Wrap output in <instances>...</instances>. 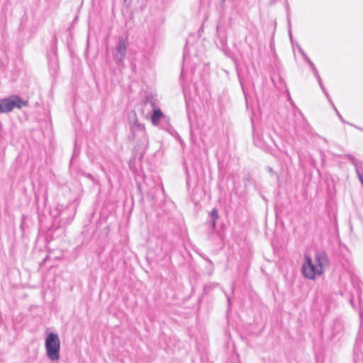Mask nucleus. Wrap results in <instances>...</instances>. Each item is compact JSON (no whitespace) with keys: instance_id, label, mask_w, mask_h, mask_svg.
<instances>
[{"instance_id":"obj_1","label":"nucleus","mask_w":363,"mask_h":363,"mask_svg":"<svg viewBox=\"0 0 363 363\" xmlns=\"http://www.w3.org/2000/svg\"><path fill=\"white\" fill-rule=\"evenodd\" d=\"M45 348L48 358L52 361H58L60 358V340L57 333H49L45 340Z\"/></svg>"},{"instance_id":"obj_2","label":"nucleus","mask_w":363,"mask_h":363,"mask_svg":"<svg viewBox=\"0 0 363 363\" xmlns=\"http://www.w3.org/2000/svg\"><path fill=\"white\" fill-rule=\"evenodd\" d=\"M304 262L302 264L301 272L303 276L308 279L313 280L322 274L309 255L304 256Z\"/></svg>"},{"instance_id":"obj_3","label":"nucleus","mask_w":363,"mask_h":363,"mask_svg":"<svg viewBox=\"0 0 363 363\" xmlns=\"http://www.w3.org/2000/svg\"><path fill=\"white\" fill-rule=\"evenodd\" d=\"M127 40L120 37L113 51V59L118 66H123L126 57Z\"/></svg>"},{"instance_id":"obj_4","label":"nucleus","mask_w":363,"mask_h":363,"mask_svg":"<svg viewBox=\"0 0 363 363\" xmlns=\"http://www.w3.org/2000/svg\"><path fill=\"white\" fill-rule=\"evenodd\" d=\"M315 263L323 274L325 267L329 265V259L326 252L323 250L316 251L315 253Z\"/></svg>"},{"instance_id":"obj_5","label":"nucleus","mask_w":363,"mask_h":363,"mask_svg":"<svg viewBox=\"0 0 363 363\" xmlns=\"http://www.w3.org/2000/svg\"><path fill=\"white\" fill-rule=\"evenodd\" d=\"M15 107L14 101L12 98H5L0 100V113H8Z\"/></svg>"},{"instance_id":"obj_6","label":"nucleus","mask_w":363,"mask_h":363,"mask_svg":"<svg viewBox=\"0 0 363 363\" xmlns=\"http://www.w3.org/2000/svg\"><path fill=\"white\" fill-rule=\"evenodd\" d=\"M163 113L160 108H153V113L151 116V121L154 125H157L163 117Z\"/></svg>"},{"instance_id":"obj_7","label":"nucleus","mask_w":363,"mask_h":363,"mask_svg":"<svg viewBox=\"0 0 363 363\" xmlns=\"http://www.w3.org/2000/svg\"><path fill=\"white\" fill-rule=\"evenodd\" d=\"M208 218H209V223L211 225L212 230H214L216 227V221H217L218 218H219L218 211L216 208H214L211 211V212L210 213V214L208 216Z\"/></svg>"},{"instance_id":"obj_8","label":"nucleus","mask_w":363,"mask_h":363,"mask_svg":"<svg viewBox=\"0 0 363 363\" xmlns=\"http://www.w3.org/2000/svg\"><path fill=\"white\" fill-rule=\"evenodd\" d=\"M12 101H14L15 107L18 108L26 106V101L23 100L21 97L18 96H14L12 97Z\"/></svg>"},{"instance_id":"obj_9","label":"nucleus","mask_w":363,"mask_h":363,"mask_svg":"<svg viewBox=\"0 0 363 363\" xmlns=\"http://www.w3.org/2000/svg\"><path fill=\"white\" fill-rule=\"evenodd\" d=\"M131 129L133 130V132H135V131H140L142 133H144L145 132V126L143 124H140V123H135L132 127H131Z\"/></svg>"},{"instance_id":"obj_10","label":"nucleus","mask_w":363,"mask_h":363,"mask_svg":"<svg viewBox=\"0 0 363 363\" xmlns=\"http://www.w3.org/2000/svg\"><path fill=\"white\" fill-rule=\"evenodd\" d=\"M254 143L255 145L260 148H264L265 145L262 142L261 139L259 138V135H255L254 136Z\"/></svg>"},{"instance_id":"obj_11","label":"nucleus","mask_w":363,"mask_h":363,"mask_svg":"<svg viewBox=\"0 0 363 363\" xmlns=\"http://www.w3.org/2000/svg\"><path fill=\"white\" fill-rule=\"evenodd\" d=\"M319 86L321 88L322 91H323V93L325 94V95L326 96L327 99H328V101H330V104H333V101L330 97V95L328 93V91H326L323 82H320L319 84Z\"/></svg>"},{"instance_id":"obj_12","label":"nucleus","mask_w":363,"mask_h":363,"mask_svg":"<svg viewBox=\"0 0 363 363\" xmlns=\"http://www.w3.org/2000/svg\"><path fill=\"white\" fill-rule=\"evenodd\" d=\"M298 51L299 52L301 53V55H302L303 58L306 60L308 58H309L307 55L306 54V52L303 51V50L301 48V47L298 46Z\"/></svg>"},{"instance_id":"obj_13","label":"nucleus","mask_w":363,"mask_h":363,"mask_svg":"<svg viewBox=\"0 0 363 363\" xmlns=\"http://www.w3.org/2000/svg\"><path fill=\"white\" fill-rule=\"evenodd\" d=\"M305 61L308 64V65H309V67H311V69L315 67L314 63L309 58H308Z\"/></svg>"},{"instance_id":"obj_14","label":"nucleus","mask_w":363,"mask_h":363,"mask_svg":"<svg viewBox=\"0 0 363 363\" xmlns=\"http://www.w3.org/2000/svg\"><path fill=\"white\" fill-rule=\"evenodd\" d=\"M331 105L333 106L334 109L335 110V112H336L337 115L338 116L339 118H340L341 121H343L342 116L340 114V113L338 112V111L337 110V108H335V106H334L333 103V104H331Z\"/></svg>"},{"instance_id":"obj_15","label":"nucleus","mask_w":363,"mask_h":363,"mask_svg":"<svg viewBox=\"0 0 363 363\" xmlns=\"http://www.w3.org/2000/svg\"><path fill=\"white\" fill-rule=\"evenodd\" d=\"M312 71H313V74H314V76L315 77L320 75L318 72V69H317L316 67L315 68L312 69Z\"/></svg>"},{"instance_id":"obj_16","label":"nucleus","mask_w":363,"mask_h":363,"mask_svg":"<svg viewBox=\"0 0 363 363\" xmlns=\"http://www.w3.org/2000/svg\"><path fill=\"white\" fill-rule=\"evenodd\" d=\"M312 71H313V74H314V76L315 77L320 75L318 72V69H317L316 67L315 68L312 69Z\"/></svg>"},{"instance_id":"obj_17","label":"nucleus","mask_w":363,"mask_h":363,"mask_svg":"<svg viewBox=\"0 0 363 363\" xmlns=\"http://www.w3.org/2000/svg\"><path fill=\"white\" fill-rule=\"evenodd\" d=\"M267 170H268V171L270 172V174H275V172H274L273 169H272V167H267Z\"/></svg>"},{"instance_id":"obj_18","label":"nucleus","mask_w":363,"mask_h":363,"mask_svg":"<svg viewBox=\"0 0 363 363\" xmlns=\"http://www.w3.org/2000/svg\"><path fill=\"white\" fill-rule=\"evenodd\" d=\"M315 78H316V79H317V81H318V84H320V82H322V79H321V77H320V75H319V76H318V77H316Z\"/></svg>"},{"instance_id":"obj_19","label":"nucleus","mask_w":363,"mask_h":363,"mask_svg":"<svg viewBox=\"0 0 363 363\" xmlns=\"http://www.w3.org/2000/svg\"><path fill=\"white\" fill-rule=\"evenodd\" d=\"M349 157H350V160H352V162L354 161V157L353 156L350 155Z\"/></svg>"},{"instance_id":"obj_20","label":"nucleus","mask_w":363,"mask_h":363,"mask_svg":"<svg viewBox=\"0 0 363 363\" xmlns=\"http://www.w3.org/2000/svg\"><path fill=\"white\" fill-rule=\"evenodd\" d=\"M227 300H228V306H230V297H228Z\"/></svg>"},{"instance_id":"obj_21","label":"nucleus","mask_w":363,"mask_h":363,"mask_svg":"<svg viewBox=\"0 0 363 363\" xmlns=\"http://www.w3.org/2000/svg\"><path fill=\"white\" fill-rule=\"evenodd\" d=\"M124 1H126V0H124Z\"/></svg>"}]
</instances>
